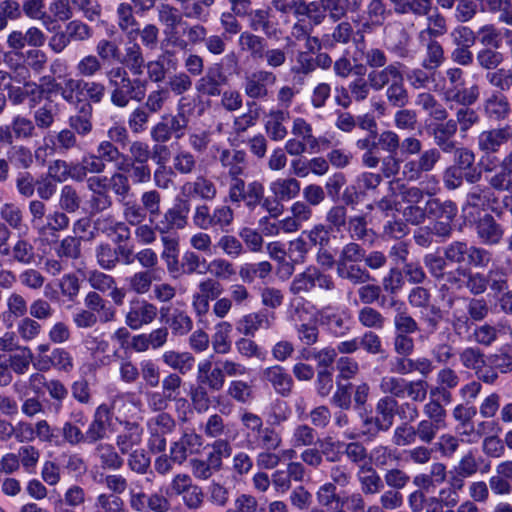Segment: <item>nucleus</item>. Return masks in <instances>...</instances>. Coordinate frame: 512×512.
<instances>
[{
	"label": "nucleus",
	"instance_id": "1",
	"mask_svg": "<svg viewBox=\"0 0 512 512\" xmlns=\"http://www.w3.org/2000/svg\"><path fill=\"white\" fill-rule=\"evenodd\" d=\"M105 75L111 88L110 101L117 108H126L131 100L141 101L144 98L147 79L141 76L131 78L124 66H114Z\"/></svg>",
	"mask_w": 512,
	"mask_h": 512
},
{
	"label": "nucleus",
	"instance_id": "2",
	"mask_svg": "<svg viewBox=\"0 0 512 512\" xmlns=\"http://www.w3.org/2000/svg\"><path fill=\"white\" fill-rule=\"evenodd\" d=\"M365 259V249L357 242L345 243L338 252L337 276L353 286L370 282L373 278L361 263Z\"/></svg>",
	"mask_w": 512,
	"mask_h": 512
},
{
	"label": "nucleus",
	"instance_id": "3",
	"mask_svg": "<svg viewBox=\"0 0 512 512\" xmlns=\"http://www.w3.org/2000/svg\"><path fill=\"white\" fill-rule=\"evenodd\" d=\"M440 259L450 267L456 264L462 267L463 263L476 268L487 267L492 260V253L479 246L469 245L466 241H453L443 247V256Z\"/></svg>",
	"mask_w": 512,
	"mask_h": 512
},
{
	"label": "nucleus",
	"instance_id": "4",
	"mask_svg": "<svg viewBox=\"0 0 512 512\" xmlns=\"http://www.w3.org/2000/svg\"><path fill=\"white\" fill-rule=\"evenodd\" d=\"M61 90V98L68 104H99L106 94V87L102 82L73 77L64 79V87Z\"/></svg>",
	"mask_w": 512,
	"mask_h": 512
},
{
	"label": "nucleus",
	"instance_id": "5",
	"mask_svg": "<svg viewBox=\"0 0 512 512\" xmlns=\"http://www.w3.org/2000/svg\"><path fill=\"white\" fill-rule=\"evenodd\" d=\"M423 263L430 276L440 285V291H460L464 289L466 268L451 269L436 253L424 255Z\"/></svg>",
	"mask_w": 512,
	"mask_h": 512
},
{
	"label": "nucleus",
	"instance_id": "6",
	"mask_svg": "<svg viewBox=\"0 0 512 512\" xmlns=\"http://www.w3.org/2000/svg\"><path fill=\"white\" fill-rule=\"evenodd\" d=\"M446 88L443 99L446 102L456 103L460 106L474 105L480 96L477 84L465 87L464 71L459 67H450L445 71Z\"/></svg>",
	"mask_w": 512,
	"mask_h": 512
},
{
	"label": "nucleus",
	"instance_id": "7",
	"mask_svg": "<svg viewBox=\"0 0 512 512\" xmlns=\"http://www.w3.org/2000/svg\"><path fill=\"white\" fill-rule=\"evenodd\" d=\"M316 287L330 292L336 289V282L330 274L321 271L318 267L310 266L293 278L289 292L295 296L306 295Z\"/></svg>",
	"mask_w": 512,
	"mask_h": 512
},
{
	"label": "nucleus",
	"instance_id": "8",
	"mask_svg": "<svg viewBox=\"0 0 512 512\" xmlns=\"http://www.w3.org/2000/svg\"><path fill=\"white\" fill-rule=\"evenodd\" d=\"M264 185L254 180L246 183L242 178L229 182L228 197L233 204H244L249 210L253 211L263 200Z\"/></svg>",
	"mask_w": 512,
	"mask_h": 512
},
{
	"label": "nucleus",
	"instance_id": "9",
	"mask_svg": "<svg viewBox=\"0 0 512 512\" xmlns=\"http://www.w3.org/2000/svg\"><path fill=\"white\" fill-rule=\"evenodd\" d=\"M246 17L249 32L262 33L268 39H278L282 35V30L272 8L264 5L253 9Z\"/></svg>",
	"mask_w": 512,
	"mask_h": 512
},
{
	"label": "nucleus",
	"instance_id": "10",
	"mask_svg": "<svg viewBox=\"0 0 512 512\" xmlns=\"http://www.w3.org/2000/svg\"><path fill=\"white\" fill-rule=\"evenodd\" d=\"M277 82L276 74L269 69H258L247 74L243 82V90L248 99L256 102L269 96V86Z\"/></svg>",
	"mask_w": 512,
	"mask_h": 512
},
{
	"label": "nucleus",
	"instance_id": "11",
	"mask_svg": "<svg viewBox=\"0 0 512 512\" xmlns=\"http://www.w3.org/2000/svg\"><path fill=\"white\" fill-rule=\"evenodd\" d=\"M441 158L437 148H430L419 153V156L406 161L402 167L403 177L409 182H415L423 178L424 174L431 172Z\"/></svg>",
	"mask_w": 512,
	"mask_h": 512
},
{
	"label": "nucleus",
	"instance_id": "12",
	"mask_svg": "<svg viewBox=\"0 0 512 512\" xmlns=\"http://www.w3.org/2000/svg\"><path fill=\"white\" fill-rule=\"evenodd\" d=\"M228 82L229 78L223 70V64L214 63L196 80L195 89L202 96L219 97Z\"/></svg>",
	"mask_w": 512,
	"mask_h": 512
},
{
	"label": "nucleus",
	"instance_id": "13",
	"mask_svg": "<svg viewBox=\"0 0 512 512\" xmlns=\"http://www.w3.org/2000/svg\"><path fill=\"white\" fill-rule=\"evenodd\" d=\"M158 315L155 304L146 299L134 298L130 301L125 314V324L132 330H139L145 325L151 324Z\"/></svg>",
	"mask_w": 512,
	"mask_h": 512
},
{
	"label": "nucleus",
	"instance_id": "14",
	"mask_svg": "<svg viewBox=\"0 0 512 512\" xmlns=\"http://www.w3.org/2000/svg\"><path fill=\"white\" fill-rule=\"evenodd\" d=\"M202 445V436L194 430L188 429L171 444L170 452L175 463L181 465L187 460L189 454L199 453Z\"/></svg>",
	"mask_w": 512,
	"mask_h": 512
},
{
	"label": "nucleus",
	"instance_id": "15",
	"mask_svg": "<svg viewBox=\"0 0 512 512\" xmlns=\"http://www.w3.org/2000/svg\"><path fill=\"white\" fill-rule=\"evenodd\" d=\"M190 204L188 200L177 199L173 207L169 208L163 216V220L157 223V229L161 234H167L173 229H184L188 224Z\"/></svg>",
	"mask_w": 512,
	"mask_h": 512
},
{
	"label": "nucleus",
	"instance_id": "16",
	"mask_svg": "<svg viewBox=\"0 0 512 512\" xmlns=\"http://www.w3.org/2000/svg\"><path fill=\"white\" fill-rule=\"evenodd\" d=\"M219 163L227 171L229 182L242 179L247 170V153L238 149H222Z\"/></svg>",
	"mask_w": 512,
	"mask_h": 512
},
{
	"label": "nucleus",
	"instance_id": "17",
	"mask_svg": "<svg viewBox=\"0 0 512 512\" xmlns=\"http://www.w3.org/2000/svg\"><path fill=\"white\" fill-rule=\"evenodd\" d=\"M262 380L269 383L273 390L282 397L291 395L294 387L292 376L281 365H272L264 368L261 373Z\"/></svg>",
	"mask_w": 512,
	"mask_h": 512
},
{
	"label": "nucleus",
	"instance_id": "18",
	"mask_svg": "<svg viewBox=\"0 0 512 512\" xmlns=\"http://www.w3.org/2000/svg\"><path fill=\"white\" fill-rule=\"evenodd\" d=\"M97 178L107 189L108 193H112L116 197L118 203L124 202L126 199L133 196L129 176L122 170H119V166H117V170L110 176L102 175L97 176Z\"/></svg>",
	"mask_w": 512,
	"mask_h": 512
},
{
	"label": "nucleus",
	"instance_id": "19",
	"mask_svg": "<svg viewBox=\"0 0 512 512\" xmlns=\"http://www.w3.org/2000/svg\"><path fill=\"white\" fill-rule=\"evenodd\" d=\"M87 189L91 193L88 206L92 215L102 213L113 207L114 201L112 195L108 193L97 176L88 177Z\"/></svg>",
	"mask_w": 512,
	"mask_h": 512
},
{
	"label": "nucleus",
	"instance_id": "20",
	"mask_svg": "<svg viewBox=\"0 0 512 512\" xmlns=\"http://www.w3.org/2000/svg\"><path fill=\"white\" fill-rule=\"evenodd\" d=\"M478 238L485 245H498L504 237V227L493 215L485 213L475 223Z\"/></svg>",
	"mask_w": 512,
	"mask_h": 512
},
{
	"label": "nucleus",
	"instance_id": "21",
	"mask_svg": "<svg viewBox=\"0 0 512 512\" xmlns=\"http://www.w3.org/2000/svg\"><path fill=\"white\" fill-rule=\"evenodd\" d=\"M143 428L137 422L126 421L123 429L115 437V445L120 455H127L142 443Z\"/></svg>",
	"mask_w": 512,
	"mask_h": 512
},
{
	"label": "nucleus",
	"instance_id": "22",
	"mask_svg": "<svg viewBox=\"0 0 512 512\" xmlns=\"http://www.w3.org/2000/svg\"><path fill=\"white\" fill-rule=\"evenodd\" d=\"M430 135L439 151L451 154L455 151L456 141L453 139L457 133L454 119L438 121L431 127Z\"/></svg>",
	"mask_w": 512,
	"mask_h": 512
},
{
	"label": "nucleus",
	"instance_id": "23",
	"mask_svg": "<svg viewBox=\"0 0 512 512\" xmlns=\"http://www.w3.org/2000/svg\"><path fill=\"white\" fill-rule=\"evenodd\" d=\"M483 113L490 121H506L512 113L507 96L500 92H493L483 101Z\"/></svg>",
	"mask_w": 512,
	"mask_h": 512
},
{
	"label": "nucleus",
	"instance_id": "24",
	"mask_svg": "<svg viewBox=\"0 0 512 512\" xmlns=\"http://www.w3.org/2000/svg\"><path fill=\"white\" fill-rule=\"evenodd\" d=\"M274 319V315L269 316L266 311L252 312L237 321L236 329L245 336L253 337L259 329H270Z\"/></svg>",
	"mask_w": 512,
	"mask_h": 512
},
{
	"label": "nucleus",
	"instance_id": "25",
	"mask_svg": "<svg viewBox=\"0 0 512 512\" xmlns=\"http://www.w3.org/2000/svg\"><path fill=\"white\" fill-rule=\"evenodd\" d=\"M319 4L332 22H338L345 19L348 13H358L363 0H319Z\"/></svg>",
	"mask_w": 512,
	"mask_h": 512
},
{
	"label": "nucleus",
	"instance_id": "26",
	"mask_svg": "<svg viewBox=\"0 0 512 512\" xmlns=\"http://www.w3.org/2000/svg\"><path fill=\"white\" fill-rule=\"evenodd\" d=\"M110 414V409L106 404L97 407L93 420L84 432L85 444H96L102 441L107 435L106 419Z\"/></svg>",
	"mask_w": 512,
	"mask_h": 512
},
{
	"label": "nucleus",
	"instance_id": "27",
	"mask_svg": "<svg viewBox=\"0 0 512 512\" xmlns=\"http://www.w3.org/2000/svg\"><path fill=\"white\" fill-rule=\"evenodd\" d=\"M70 105L77 110L76 114L71 115L68 119L70 129L81 137L87 136L93 130V106L89 102Z\"/></svg>",
	"mask_w": 512,
	"mask_h": 512
},
{
	"label": "nucleus",
	"instance_id": "28",
	"mask_svg": "<svg viewBox=\"0 0 512 512\" xmlns=\"http://www.w3.org/2000/svg\"><path fill=\"white\" fill-rule=\"evenodd\" d=\"M402 63L393 62L385 65L381 69L371 70L367 77L370 81L371 88L374 91H381L385 87H388L391 83H394L397 79L403 76L401 71Z\"/></svg>",
	"mask_w": 512,
	"mask_h": 512
},
{
	"label": "nucleus",
	"instance_id": "29",
	"mask_svg": "<svg viewBox=\"0 0 512 512\" xmlns=\"http://www.w3.org/2000/svg\"><path fill=\"white\" fill-rule=\"evenodd\" d=\"M182 191L191 198H200L203 201H212L217 196L215 183L204 175H199L194 180L184 183Z\"/></svg>",
	"mask_w": 512,
	"mask_h": 512
},
{
	"label": "nucleus",
	"instance_id": "30",
	"mask_svg": "<svg viewBox=\"0 0 512 512\" xmlns=\"http://www.w3.org/2000/svg\"><path fill=\"white\" fill-rule=\"evenodd\" d=\"M335 23L331 32L323 34L324 49H334L339 45L345 46L354 40L355 31L351 22L342 19Z\"/></svg>",
	"mask_w": 512,
	"mask_h": 512
},
{
	"label": "nucleus",
	"instance_id": "31",
	"mask_svg": "<svg viewBox=\"0 0 512 512\" xmlns=\"http://www.w3.org/2000/svg\"><path fill=\"white\" fill-rule=\"evenodd\" d=\"M506 136L503 126L483 130L477 136V147L484 154L498 153L506 144Z\"/></svg>",
	"mask_w": 512,
	"mask_h": 512
},
{
	"label": "nucleus",
	"instance_id": "32",
	"mask_svg": "<svg viewBox=\"0 0 512 512\" xmlns=\"http://www.w3.org/2000/svg\"><path fill=\"white\" fill-rule=\"evenodd\" d=\"M268 38L249 31L240 33L238 45L240 49L249 54L251 59L260 62L268 46Z\"/></svg>",
	"mask_w": 512,
	"mask_h": 512
},
{
	"label": "nucleus",
	"instance_id": "33",
	"mask_svg": "<svg viewBox=\"0 0 512 512\" xmlns=\"http://www.w3.org/2000/svg\"><path fill=\"white\" fill-rule=\"evenodd\" d=\"M289 117L290 115L287 110H270L267 121L264 124V129L269 139L272 141H281L287 136L288 131L284 123Z\"/></svg>",
	"mask_w": 512,
	"mask_h": 512
},
{
	"label": "nucleus",
	"instance_id": "34",
	"mask_svg": "<svg viewBox=\"0 0 512 512\" xmlns=\"http://www.w3.org/2000/svg\"><path fill=\"white\" fill-rule=\"evenodd\" d=\"M119 62L132 76H142L145 69V58L140 44L134 42L126 45L124 56Z\"/></svg>",
	"mask_w": 512,
	"mask_h": 512
},
{
	"label": "nucleus",
	"instance_id": "35",
	"mask_svg": "<svg viewBox=\"0 0 512 512\" xmlns=\"http://www.w3.org/2000/svg\"><path fill=\"white\" fill-rule=\"evenodd\" d=\"M358 481L361 491L364 495H375L384 489V482L379 473L372 466V463L367 466H362L358 470Z\"/></svg>",
	"mask_w": 512,
	"mask_h": 512
},
{
	"label": "nucleus",
	"instance_id": "36",
	"mask_svg": "<svg viewBox=\"0 0 512 512\" xmlns=\"http://www.w3.org/2000/svg\"><path fill=\"white\" fill-rule=\"evenodd\" d=\"M452 333L449 328L437 335V342L431 350L433 360L441 365L448 364L455 356L453 345L450 343Z\"/></svg>",
	"mask_w": 512,
	"mask_h": 512
},
{
	"label": "nucleus",
	"instance_id": "37",
	"mask_svg": "<svg viewBox=\"0 0 512 512\" xmlns=\"http://www.w3.org/2000/svg\"><path fill=\"white\" fill-rule=\"evenodd\" d=\"M415 104L421 107L422 110L436 121H445L448 117L447 109L430 92H422L418 94Z\"/></svg>",
	"mask_w": 512,
	"mask_h": 512
},
{
	"label": "nucleus",
	"instance_id": "38",
	"mask_svg": "<svg viewBox=\"0 0 512 512\" xmlns=\"http://www.w3.org/2000/svg\"><path fill=\"white\" fill-rule=\"evenodd\" d=\"M95 453L104 469L119 470L124 465L123 457L112 444L98 443Z\"/></svg>",
	"mask_w": 512,
	"mask_h": 512
},
{
	"label": "nucleus",
	"instance_id": "39",
	"mask_svg": "<svg viewBox=\"0 0 512 512\" xmlns=\"http://www.w3.org/2000/svg\"><path fill=\"white\" fill-rule=\"evenodd\" d=\"M356 147L364 151L362 163L367 168H376L380 163V157L377 155V133H368L364 138L356 141Z\"/></svg>",
	"mask_w": 512,
	"mask_h": 512
},
{
	"label": "nucleus",
	"instance_id": "40",
	"mask_svg": "<svg viewBox=\"0 0 512 512\" xmlns=\"http://www.w3.org/2000/svg\"><path fill=\"white\" fill-rule=\"evenodd\" d=\"M162 361L180 374H187L194 368L195 358L189 352L166 351L162 355Z\"/></svg>",
	"mask_w": 512,
	"mask_h": 512
},
{
	"label": "nucleus",
	"instance_id": "41",
	"mask_svg": "<svg viewBox=\"0 0 512 512\" xmlns=\"http://www.w3.org/2000/svg\"><path fill=\"white\" fill-rule=\"evenodd\" d=\"M375 413L386 432L389 431L397 413V400L390 396L380 398L376 403Z\"/></svg>",
	"mask_w": 512,
	"mask_h": 512
},
{
	"label": "nucleus",
	"instance_id": "42",
	"mask_svg": "<svg viewBox=\"0 0 512 512\" xmlns=\"http://www.w3.org/2000/svg\"><path fill=\"white\" fill-rule=\"evenodd\" d=\"M33 360V353L27 346H22L18 349L17 353L10 354L7 358L4 355L3 362L9 368L18 375L25 374L30 367Z\"/></svg>",
	"mask_w": 512,
	"mask_h": 512
},
{
	"label": "nucleus",
	"instance_id": "43",
	"mask_svg": "<svg viewBox=\"0 0 512 512\" xmlns=\"http://www.w3.org/2000/svg\"><path fill=\"white\" fill-rule=\"evenodd\" d=\"M424 47L425 55L421 66L424 69H438L445 62V52L442 44L436 39L429 38Z\"/></svg>",
	"mask_w": 512,
	"mask_h": 512
},
{
	"label": "nucleus",
	"instance_id": "44",
	"mask_svg": "<svg viewBox=\"0 0 512 512\" xmlns=\"http://www.w3.org/2000/svg\"><path fill=\"white\" fill-rule=\"evenodd\" d=\"M300 182L295 178H279L270 184V191L278 200H290L300 192Z\"/></svg>",
	"mask_w": 512,
	"mask_h": 512
},
{
	"label": "nucleus",
	"instance_id": "45",
	"mask_svg": "<svg viewBox=\"0 0 512 512\" xmlns=\"http://www.w3.org/2000/svg\"><path fill=\"white\" fill-rule=\"evenodd\" d=\"M154 280H156L154 270H140L127 277L126 283L130 291L137 295H144L150 291Z\"/></svg>",
	"mask_w": 512,
	"mask_h": 512
},
{
	"label": "nucleus",
	"instance_id": "46",
	"mask_svg": "<svg viewBox=\"0 0 512 512\" xmlns=\"http://www.w3.org/2000/svg\"><path fill=\"white\" fill-rule=\"evenodd\" d=\"M248 111L235 117L233 120V131L236 135L245 133L249 128L253 127L260 118V106L254 101H247Z\"/></svg>",
	"mask_w": 512,
	"mask_h": 512
},
{
	"label": "nucleus",
	"instance_id": "47",
	"mask_svg": "<svg viewBox=\"0 0 512 512\" xmlns=\"http://www.w3.org/2000/svg\"><path fill=\"white\" fill-rule=\"evenodd\" d=\"M427 215L436 220H453L457 215V206L454 202L440 201L437 198L429 199L426 202Z\"/></svg>",
	"mask_w": 512,
	"mask_h": 512
},
{
	"label": "nucleus",
	"instance_id": "48",
	"mask_svg": "<svg viewBox=\"0 0 512 512\" xmlns=\"http://www.w3.org/2000/svg\"><path fill=\"white\" fill-rule=\"evenodd\" d=\"M227 395L240 404L251 403L255 399V391L252 382L232 380L227 387Z\"/></svg>",
	"mask_w": 512,
	"mask_h": 512
},
{
	"label": "nucleus",
	"instance_id": "49",
	"mask_svg": "<svg viewBox=\"0 0 512 512\" xmlns=\"http://www.w3.org/2000/svg\"><path fill=\"white\" fill-rule=\"evenodd\" d=\"M343 449V454L346 456L347 460L359 469H361L362 466L371 464L369 461V452L362 442H344Z\"/></svg>",
	"mask_w": 512,
	"mask_h": 512
},
{
	"label": "nucleus",
	"instance_id": "50",
	"mask_svg": "<svg viewBox=\"0 0 512 512\" xmlns=\"http://www.w3.org/2000/svg\"><path fill=\"white\" fill-rule=\"evenodd\" d=\"M385 97L395 108H404L408 105L409 93L404 84V75L386 88Z\"/></svg>",
	"mask_w": 512,
	"mask_h": 512
},
{
	"label": "nucleus",
	"instance_id": "51",
	"mask_svg": "<svg viewBox=\"0 0 512 512\" xmlns=\"http://www.w3.org/2000/svg\"><path fill=\"white\" fill-rule=\"evenodd\" d=\"M332 231L323 223L315 224L311 229L304 230L302 236H306L311 247L317 249L331 246Z\"/></svg>",
	"mask_w": 512,
	"mask_h": 512
},
{
	"label": "nucleus",
	"instance_id": "52",
	"mask_svg": "<svg viewBox=\"0 0 512 512\" xmlns=\"http://www.w3.org/2000/svg\"><path fill=\"white\" fill-rule=\"evenodd\" d=\"M357 320L363 327L374 330H382L386 324L384 315L371 305L359 309Z\"/></svg>",
	"mask_w": 512,
	"mask_h": 512
},
{
	"label": "nucleus",
	"instance_id": "53",
	"mask_svg": "<svg viewBox=\"0 0 512 512\" xmlns=\"http://www.w3.org/2000/svg\"><path fill=\"white\" fill-rule=\"evenodd\" d=\"M161 194L155 190H146L140 196V206L142 207L146 216L149 217V222L154 223L155 219L161 214Z\"/></svg>",
	"mask_w": 512,
	"mask_h": 512
},
{
	"label": "nucleus",
	"instance_id": "54",
	"mask_svg": "<svg viewBox=\"0 0 512 512\" xmlns=\"http://www.w3.org/2000/svg\"><path fill=\"white\" fill-rule=\"evenodd\" d=\"M479 43L482 48H495L499 49L502 46L504 32L497 28L494 24H485L481 26L476 32Z\"/></svg>",
	"mask_w": 512,
	"mask_h": 512
},
{
	"label": "nucleus",
	"instance_id": "55",
	"mask_svg": "<svg viewBox=\"0 0 512 512\" xmlns=\"http://www.w3.org/2000/svg\"><path fill=\"white\" fill-rule=\"evenodd\" d=\"M388 185L389 191L396 193V190H398L402 202L408 205H417L424 198V191L419 187H409L403 183H400L399 180H391L388 182Z\"/></svg>",
	"mask_w": 512,
	"mask_h": 512
},
{
	"label": "nucleus",
	"instance_id": "56",
	"mask_svg": "<svg viewBox=\"0 0 512 512\" xmlns=\"http://www.w3.org/2000/svg\"><path fill=\"white\" fill-rule=\"evenodd\" d=\"M95 258L97 264L107 271L114 270L119 261L117 260L116 247L112 246L108 242H101L95 248Z\"/></svg>",
	"mask_w": 512,
	"mask_h": 512
},
{
	"label": "nucleus",
	"instance_id": "57",
	"mask_svg": "<svg viewBox=\"0 0 512 512\" xmlns=\"http://www.w3.org/2000/svg\"><path fill=\"white\" fill-rule=\"evenodd\" d=\"M486 278L487 288H489L495 296L509 289L508 272L502 266L490 268L486 273Z\"/></svg>",
	"mask_w": 512,
	"mask_h": 512
},
{
	"label": "nucleus",
	"instance_id": "58",
	"mask_svg": "<svg viewBox=\"0 0 512 512\" xmlns=\"http://www.w3.org/2000/svg\"><path fill=\"white\" fill-rule=\"evenodd\" d=\"M173 169L180 175H191L197 171L198 161L196 156L188 150H179L172 160Z\"/></svg>",
	"mask_w": 512,
	"mask_h": 512
},
{
	"label": "nucleus",
	"instance_id": "59",
	"mask_svg": "<svg viewBox=\"0 0 512 512\" xmlns=\"http://www.w3.org/2000/svg\"><path fill=\"white\" fill-rule=\"evenodd\" d=\"M119 170L128 174L131 184L142 185L149 183L152 179V170L148 163H130L120 165Z\"/></svg>",
	"mask_w": 512,
	"mask_h": 512
},
{
	"label": "nucleus",
	"instance_id": "60",
	"mask_svg": "<svg viewBox=\"0 0 512 512\" xmlns=\"http://www.w3.org/2000/svg\"><path fill=\"white\" fill-rule=\"evenodd\" d=\"M292 134L305 143L309 144V151L319 150L320 140L312 133V126L303 118H296L293 121Z\"/></svg>",
	"mask_w": 512,
	"mask_h": 512
},
{
	"label": "nucleus",
	"instance_id": "61",
	"mask_svg": "<svg viewBox=\"0 0 512 512\" xmlns=\"http://www.w3.org/2000/svg\"><path fill=\"white\" fill-rule=\"evenodd\" d=\"M18 337L25 343L35 341L42 333V325L39 321L25 316L16 325Z\"/></svg>",
	"mask_w": 512,
	"mask_h": 512
},
{
	"label": "nucleus",
	"instance_id": "62",
	"mask_svg": "<svg viewBox=\"0 0 512 512\" xmlns=\"http://www.w3.org/2000/svg\"><path fill=\"white\" fill-rule=\"evenodd\" d=\"M446 426L447 424L424 418L415 425L417 439L421 443L429 445L436 439L439 431L445 429Z\"/></svg>",
	"mask_w": 512,
	"mask_h": 512
},
{
	"label": "nucleus",
	"instance_id": "63",
	"mask_svg": "<svg viewBox=\"0 0 512 512\" xmlns=\"http://www.w3.org/2000/svg\"><path fill=\"white\" fill-rule=\"evenodd\" d=\"M486 81L499 91L506 92L512 88V70L508 68H496L485 75Z\"/></svg>",
	"mask_w": 512,
	"mask_h": 512
},
{
	"label": "nucleus",
	"instance_id": "64",
	"mask_svg": "<svg viewBox=\"0 0 512 512\" xmlns=\"http://www.w3.org/2000/svg\"><path fill=\"white\" fill-rule=\"evenodd\" d=\"M94 509V512H124L125 504L117 495L101 493L96 497Z\"/></svg>",
	"mask_w": 512,
	"mask_h": 512
}]
</instances>
